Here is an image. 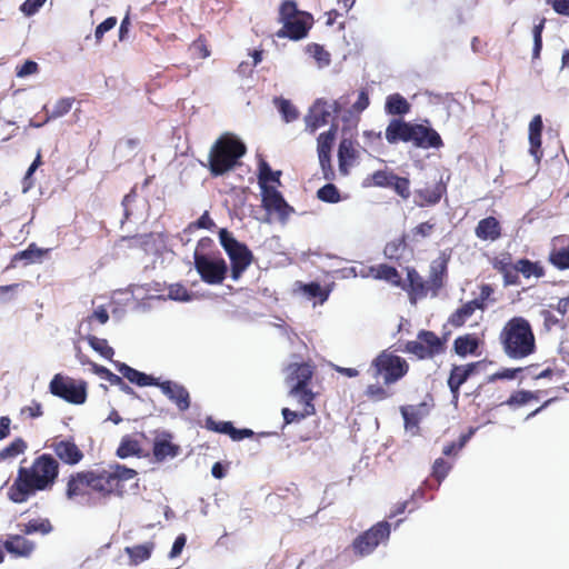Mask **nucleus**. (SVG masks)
I'll return each mask as SVG.
<instances>
[{
	"instance_id": "1",
	"label": "nucleus",
	"mask_w": 569,
	"mask_h": 569,
	"mask_svg": "<svg viewBox=\"0 0 569 569\" xmlns=\"http://www.w3.org/2000/svg\"><path fill=\"white\" fill-rule=\"evenodd\" d=\"M59 461L49 453L37 457L31 467H20L17 478L8 490L16 503L26 502L37 491L51 489L59 476Z\"/></svg>"
},
{
	"instance_id": "2",
	"label": "nucleus",
	"mask_w": 569,
	"mask_h": 569,
	"mask_svg": "<svg viewBox=\"0 0 569 569\" xmlns=\"http://www.w3.org/2000/svg\"><path fill=\"white\" fill-rule=\"evenodd\" d=\"M373 378H382V383L376 382L367 386L365 396L372 402L385 401L393 396L390 386L401 380L409 372L408 361L388 350L381 351L370 366Z\"/></svg>"
},
{
	"instance_id": "3",
	"label": "nucleus",
	"mask_w": 569,
	"mask_h": 569,
	"mask_svg": "<svg viewBox=\"0 0 569 569\" xmlns=\"http://www.w3.org/2000/svg\"><path fill=\"white\" fill-rule=\"evenodd\" d=\"M505 353L511 359H523L536 350V338L530 322L523 317L509 319L499 335Z\"/></svg>"
},
{
	"instance_id": "4",
	"label": "nucleus",
	"mask_w": 569,
	"mask_h": 569,
	"mask_svg": "<svg viewBox=\"0 0 569 569\" xmlns=\"http://www.w3.org/2000/svg\"><path fill=\"white\" fill-rule=\"evenodd\" d=\"M93 493L100 498L122 497L128 481L137 478L138 472L120 463L108 465L106 468L89 469Z\"/></svg>"
},
{
	"instance_id": "5",
	"label": "nucleus",
	"mask_w": 569,
	"mask_h": 569,
	"mask_svg": "<svg viewBox=\"0 0 569 569\" xmlns=\"http://www.w3.org/2000/svg\"><path fill=\"white\" fill-rule=\"evenodd\" d=\"M212 244L213 241L209 237L201 238L193 252V263L201 280L207 284L214 286L221 284L224 281L228 273V264L220 256V252H204Z\"/></svg>"
},
{
	"instance_id": "6",
	"label": "nucleus",
	"mask_w": 569,
	"mask_h": 569,
	"mask_svg": "<svg viewBox=\"0 0 569 569\" xmlns=\"http://www.w3.org/2000/svg\"><path fill=\"white\" fill-rule=\"evenodd\" d=\"M246 144L232 136H221L212 144L209 152V170L213 177H219L234 168L238 160L244 156Z\"/></svg>"
},
{
	"instance_id": "7",
	"label": "nucleus",
	"mask_w": 569,
	"mask_h": 569,
	"mask_svg": "<svg viewBox=\"0 0 569 569\" xmlns=\"http://www.w3.org/2000/svg\"><path fill=\"white\" fill-rule=\"evenodd\" d=\"M278 21L282 23L276 36L278 38H288L293 41L306 38L313 26V17L307 11L298 10L293 0H284L279 7Z\"/></svg>"
},
{
	"instance_id": "8",
	"label": "nucleus",
	"mask_w": 569,
	"mask_h": 569,
	"mask_svg": "<svg viewBox=\"0 0 569 569\" xmlns=\"http://www.w3.org/2000/svg\"><path fill=\"white\" fill-rule=\"evenodd\" d=\"M219 241L230 260L231 279L238 281L253 261V253L243 242L238 241L230 231L221 229Z\"/></svg>"
},
{
	"instance_id": "9",
	"label": "nucleus",
	"mask_w": 569,
	"mask_h": 569,
	"mask_svg": "<svg viewBox=\"0 0 569 569\" xmlns=\"http://www.w3.org/2000/svg\"><path fill=\"white\" fill-rule=\"evenodd\" d=\"M447 337H440L431 330L421 329L415 340L405 343L402 351L417 360H431L446 352Z\"/></svg>"
},
{
	"instance_id": "10",
	"label": "nucleus",
	"mask_w": 569,
	"mask_h": 569,
	"mask_svg": "<svg viewBox=\"0 0 569 569\" xmlns=\"http://www.w3.org/2000/svg\"><path fill=\"white\" fill-rule=\"evenodd\" d=\"M50 392L73 405H82L87 400V383L84 381H76L70 377L61 373L53 376L49 383Z\"/></svg>"
},
{
	"instance_id": "11",
	"label": "nucleus",
	"mask_w": 569,
	"mask_h": 569,
	"mask_svg": "<svg viewBox=\"0 0 569 569\" xmlns=\"http://www.w3.org/2000/svg\"><path fill=\"white\" fill-rule=\"evenodd\" d=\"M390 536V525L387 521H380L371 528L360 533L351 545L356 556L366 557L375 551L382 542H386Z\"/></svg>"
},
{
	"instance_id": "12",
	"label": "nucleus",
	"mask_w": 569,
	"mask_h": 569,
	"mask_svg": "<svg viewBox=\"0 0 569 569\" xmlns=\"http://www.w3.org/2000/svg\"><path fill=\"white\" fill-rule=\"evenodd\" d=\"M486 369V361H473L465 365H452L447 379L448 388L451 392L452 400L458 402L461 386L472 376L479 375Z\"/></svg>"
},
{
	"instance_id": "13",
	"label": "nucleus",
	"mask_w": 569,
	"mask_h": 569,
	"mask_svg": "<svg viewBox=\"0 0 569 569\" xmlns=\"http://www.w3.org/2000/svg\"><path fill=\"white\" fill-rule=\"evenodd\" d=\"M91 471L81 470L74 471L66 479V498L70 501H84L89 500L93 493V487L91 481Z\"/></svg>"
},
{
	"instance_id": "14",
	"label": "nucleus",
	"mask_w": 569,
	"mask_h": 569,
	"mask_svg": "<svg viewBox=\"0 0 569 569\" xmlns=\"http://www.w3.org/2000/svg\"><path fill=\"white\" fill-rule=\"evenodd\" d=\"M48 447L53 451L54 458L67 466H77L84 458L83 451L72 437H54Z\"/></svg>"
},
{
	"instance_id": "15",
	"label": "nucleus",
	"mask_w": 569,
	"mask_h": 569,
	"mask_svg": "<svg viewBox=\"0 0 569 569\" xmlns=\"http://www.w3.org/2000/svg\"><path fill=\"white\" fill-rule=\"evenodd\" d=\"M316 367L310 362H291L286 368V383L289 390L310 388Z\"/></svg>"
},
{
	"instance_id": "16",
	"label": "nucleus",
	"mask_w": 569,
	"mask_h": 569,
	"mask_svg": "<svg viewBox=\"0 0 569 569\" xmlns=\"http://www.w3.org/2000/svg\"><path fill=\"white\" fill-rule=\"evenodd\" d=\"M261 197L262 207L269 213H276L278 219L282 222H286L295 211L277 188L261 189Z\"/></svg>"
},
{
	"instance_id": "17",
	"label": "nucleus",
	"mask_w": 569,
	"mask_h": 569,
	"mask_svg": "<svg viewBox=\"0 0 569 569\" xmlns=\"http://www.w3.org/2000/svg\"><path fill=\"white\" fill-rule=\"evenodd\" d=\"M446 193L447 183L440 178L431 184L426 183L423 187L416 188L413 191V203L419 208L433 207L440 202Z\"/></svg>"
},
{
	"instance_id": "18",
	"label": "nucleus",
	"mask_w": 569,
	"mask_h": 569,
	"mask_svg": "<svg viewBox=\"0 0 569 569\" xmlns=\"http://www.w3.org/2000/svg\"><path fill=\"white\" fill-rule=\"evenodd\" d=\"M409 142L421 149H439L443 146L440 134L430 126L422 123H412Z\"/></svg>"
},
{
	"instance_id": "19",
	"label": "nucleus",
	"mask_w": 569,
	"mask_h": 569,
	"mask_svg": "<svg viewBox=\"0 0 569 569\" xmlns=\"http://www.w3.org/2000/svg\"><path fill=\"white\" fill-rule=\"evenodd\" d=\"M330 106L323 99H317L310 107L306 118V129L310 133H315L319 128L329 122L331 116Z\"/></svg>"
},
{
	"instance_id": "20",
	"label": "nucleus",
	"mask_w": 569,
	"mask_h": 569,
	"mask_svg": "<svg viewBox=\"0 0 569 569\" xmlns=\"http://www.w3.org/2000/svg\"><path fill=\"white\" fill-rule=\"evenodd\" d=\"M492 268L502 276L503 284L517 286L520 283L519 276H516L517 262H512V256L509 252H501L490 259Z\"/></svg>"
},
{
	"instance_id": "21",
	"label": "nucleus",
	"mask_w": 569,
	"mask_h": 569,
	"mask_svg": "<svg viewBox=\"0 0 569 569\" xmlns=\"http://www.w3.org/2000/svg\"><path fill=\"white\" fill-rule=\"evenodd\" d=\"M181 451L179 445L172 442V435L160 432L153 439L152 455L157 462L176 458Z\"/></svg>"
},
{
	"instance_id": "22",
	"label": "nucleus",
	"mask_w": 569,
	"mask_h": 569,
	"mask_svg": "<svg viewBox=\"0 0 569 569\" xmlns=\"http://www.w3.org/2000/svg\"><path fill=\"white\" fill-rule=\"evenodd\" d=\"M407 291L411 303H416L418 299L427 297L430 290L429 284L415 268H407V284L402 282L400 286Z\"/></svg>"
},
{
	"instance_id": "23",
	"label": "nucleus",
	"mask_w": 569,
	"mask_h": 569,
	"mask_svg": "<svg viewBox=\"0 0 569 569\" xmlns=\"http://www.w3.org/2000/svg\"><path fill=\"white\" fill-rule=\"evenodd\" d=\"M156 387H159L163 395H166L172 402L176 403L180 411H186L189 409L190 395L182 385L167 380L163 382L159 381V385H156Z\"/></svg>"
},
{
	"instance_id": "24",
	"label": "nucleus",
	"mask_w": 569,
	"mask_h": 569,
	"mask_svg": "<svg viewBox=\"0 0 569 569\" xmlns=\"http://www.w3.org/2000/svg\"><path fill=\"white\" fill-rule=\"evenodd\" d=\"M356 142L351 139L343 138L338 147L339 171L342 176H348L350 168L355 166L359 158V151Z\"/></svg>"
},
{
	"instance_id": "25",
	"label": "nucleus",
	"mask_w": 569,
	"mask_h": 569,
	"mask_svg": "<svg viewBox=\"0 0 569 569\" xmlns=\"http://www.w3.org/2000/svg\"><path fill=\"white\" fill-rule=\"evenodd\" d=\"M36 549V543L22 535H9L4 540V550L14 558H28Z\"/></svg>"
},
{
	"instance_id": "26",
	"label": "nucleus",
	"mask_w": 569,
	"mask_h": 569,
	"mask_svg": "<svg viewBox=\"0 0 569 569\" xmlns=\"http://www.w3.org/2000/svg\"><path fill=\"white\" fill-rule=\"evenodd\" d=\"M482 345V340L476 333H465L462 336H458L452 345L453 352L461 357L466 358L468 356H479L480 346Z\"/></svg>"
},
{
	"instance_id": "27",
	"label": "nucleus",
	"mask_w": 569,
	"mask_h": 569,
	"mask_svg": "<svg viewBox=\"0 0 569 569\" xmlns=\"http://www.w3.org/2000/svg\"><path fill=\"white\" fill-rule=\"evenodd\" d=\"M206 428L214 432L228 435L233 441L251 438L254 435L251 429H237L230 421H216L211 417L206 419Z\"/></svg>"
},
{
	"instance_id": "28",
	"label": "nucleus",
	"mask_w": 569,
	"mask_h": 569,
	"mask_svg": "<svg viewBox=\"0 0 569 569\" xmlns=\"http://www.w3.org/2000/svg\"><path fill=\"white\" fill-rule=\"evenodd\" d=\"M475 234L482 241H496L502 234V228L496 217H486L481 219L475 228Z\"/></svg>"
},
{
	"instance_id": "29",
	"label": "nucleus",
	"mask_w": 569,
	"mask_h": 569,
	"mask_svg": "<svg viewBox=\"0 0 569 569\" xmlns=\"http://www.w3.org/2000/svg\"><path fill=\"white\" fill-rule=\"evenodd\" d=\"M543 129L542 117L536 114L529 123V152L536 162H540L543 152L541 150V134Z\"/></svg>"
},
{
	"instance_id": "30",
	"label": "nucleus",
	"mask_w": 569,
	"mask_h": 569,
	"mask_svg": "<svg viewBox=\"0 0 569 569\" xmlns=\"http://www.w3.org/2000/svg\"><path fill=\"white\" fill-rule=\"evenodd\" d=\"M412 123L402 119H392L386 128V139L389 143L409 142Z\"/></svg>"
},
{
	"instance_id": "31",
	"label": "nucleus",
	"mask_w": 569,
	"mask_h": 569,
	"mask_svg": "<svg viewBox=\"0 0 569 569\" xmlns=\"http://www.w3.org/2000/svg\"><path fill=\"white\" fill-rule=\"evenodd\" d=\"M116 367L124 378H127L131 383H134L139 387L159 385V379L149 376L144 372H141L134 368H131L126 363L116 362Z\"/></svg>"
},
{
	"instance_id": "32",
	"label": "nucleus",
	"mask_w": 569,
	"mask_h": 569,
	"mask_svg": "<svg viewBox=\"0 0 569 569\" xmlns=\"http://www.w3.org/2000/svg\"><path fill=\"white\" fill-rule=\"evenodd\" d=\"M485 307L486 306L481 303V300L468 301L450 315L448 322L455 328H460L475 313L477 309L483 310Z\"/></svg>"
},
{
	"instance_id": "33",
	"label": "nucleus",
	"mask_w": 569,
	"mask_h": 569,
	"mask_svg": "<svg viewBox=\"0 0 569 569\" xmlns=\"http://www.w3.org/2000/svg\"><path fill=\"white\" fill-rule=\"evenodd\" d=\"M448 267L447 260H436L430 266L428 284L432 293L438 295L439 290L443 287L447 278Z\"/></svg>"
},
{
	"instance_id": "34",
	"label": "nucleus",
	"mask_w": 569,
	"mask_h": 569,
	"mask_svg": "<svg viewBox=\"0 0 569 569\" xmlns=\"http://www.w3.org/2000/svg\"><path fill=\"white\" fill-rule=\"evenodd\" d=\"M545 393L543 390H517L510 395L505 403L511 409H518L531 401H539Z\"/></svg>"
},
{
	"instance_id": "35",
	"label": "nucleus",
	"mask_w": 569,
	"mask_h": 569,
	"mask_svg": "<svg viewBox=\"0 0 569 569\" xmlns=\"http://www.w3.org/2000/svg\"><path fill=\"white\" fill-rule=\"evenodd\" d=\"M436 227L437 223L433 219L418 223L406 234L408 242L411 244L421 243L435 233Z\"/></svg>"
},
{
	"instance_id": "36",
	"label": "nucleus",
	"mask_w": 569,
	"mask_h": 569,
	"mask_svg": "<svg viewBox=\"0 0 569 569\" xmlns=\"http://www.w3.org/2000/svg\"><path fill=\"white\" fill-rule=\"evenodd\" d=\"M289 396L295 398L299 405L302 406V411L310 416L316 415L315 400L317 392L310 388H303L302 390H289Z\"/></svg>"
},
{
	"instance_id": "37",
	"label": "nucleus",
	"mask_w": 569,
	"mask_h": 569,
	"mask_svg": "<svg viewBox=\"0 0 569 569\" xmlns=\"http://www.w3.org/2000/svg\"><path fill=\"white\" fill-rule=\"evenodd\" d=\"M153 549L154 542L148 541L141 545L126 547L124 552L128 555L130 563L138 566L151 557Z\"/></svg>"
},
{
	"instance_id": "38",
	"label": "nucleus",
	"mask_w": 569,
	"mask_h": 569,
	"mask_svg": "<svg viewBox=\"0 0 569 569\" xmlns=\"http://www.w3.org/2000/svg\"><path fill=\"white\" fill-rule=\"evenodd\" d=\"M519 273L526 279L531 277L542 278L546 274V270L540 261H531L527 258H522L517 261L516 276H519Z\"/></svg>"
},
{
	"instance_id": "39",
	"label": "nucleus",
	"mask_w": 569,
	"mask_h": 569,
	"mask_svg": "<svg viewBox=\"0 0 569 569\" xmlns=\"http://www.w3.org/2000/svg\"><path fill=\"white\" fill-rule=\"evenodd\" d=\"M371 271L375 273L376 279L385 280L395 287L402 286L401 276L399 271L392 266L381 263L376 268H372Z\"/></svg>"
},
{
	"instance_id": "40",
	"label": "nucleus",
	"mask_w": 569,
	"mask_h": 569,
	"mask_svg": "<svg viewBox=\"0 0 569 569\" xmlns=\"http://www.w3.org/2000/svg\"><path fill=\"white\" fill-rule=\"evenodd\" d=\"M385 110L391 116H403L410 111V103L399 93L387 97Z\"/></svg>"
},
{
	"instance_id": "41",
	"label": "nucleus",
	"mask_w": 569,
	"mask_h": 569,
	"mask_svg": "<svg viewBox=\"0 0 569 569\" xmlns=\"http://www.w3.org/2000/svg\"><path fill=\"white\" fill-rule=\"evenodd\" d=\"M92 370L96 375L107 380L112 386H119L127 393H133V389L129 387L121 377L111 372L108 368L98 363L91 362Z\"/></svg>"
},
{
	"instance_id": "42",
	"label": "nucleus",
	"mask_w": 569,
	"mask_h": 569,
	"mask_svg": "<svg viewBox=\"0 0 569 569\" xmlns=\"http://www.w3.org/2000/svg\"><path fill=\"white\" fill-rule=\"evenodd\" d=\"M53 530V526L48 518H34L24 523L21 528L23 535L40 533L49 535Z\"/></svg>"
},
{
	"instance_id": "43",
	"label": "nucleus",
	"mask_w": 569,
	"mask_h": 569,
	"mask_svg": "<svg viewBox=\"0 0 569 569\" xmlns=\"http://www.w3.org/2000/svg\"><path fill=\"white\" fill-rule=\"evenodd\" d=\"M407 241L406 234L389 241L383 249L385 257L391 261H399L406 250Z\"/></svg>"
},
{
	"instance_id": "44",
	"label": "nucleus",
	"mask_w": 569,
	"mask_h": 569,
	"mask_svg": "<svg viewBox=\"0 0 569 569\" xmlns=\"http://www.w3.org/2000/svg\"><path fill=\"white\" fill-rule=\"evenodd\" d=\"M116 455L121 458H128L132 456L141 455L140 442L131 436L122 437L119 447L117 448Z\"/></svg>"
},
{
	"instance_id": "45",
	"label": "nucleus",
	"mask_w": 569,
	"mask_h": 569,
	"mask_svg": "<svg viewBox=\"0 0 569 569\" xmlns=\"http://www.w3.org/2000/svg\"><path fill=\"white\" fill-rule=\"evenodd\" d=\"M280 174L281 171H272L268 162L261 160L259 163V173H258V183L260 189L263 188H273L269 186V182H276L280 184Z\"/></svg>"
},
{
	"instance_id": "46",
	"label": "nucleus",
	"mask_w": 569,
	"mask_h": 569,
	"mask_svg": "<svg viewBox=\"0 0 569 569\" xmlns=\"http://www.w3.org/2000/svg\"><path fill=\"white\" fill-rule=\"evenodd\" d=\"M50 251V249L38 248L36 243H30L26 250L19 251L13 256L12 262L27 260L28 262H39Z\"/></svg>"
},
{
	"instance_id": "47",
	"label": "nucleus",
	"mask_w": 569,
	"mask_h": 569,
	"mask_svg": "<svg viewBox=\"0 0 569 569\" xmlns=\"http://www.w3.org/2000/svg\"><path fill=\"white\" fill-rule=\"evenodd\" d=\"M337 133V127L331 126L329 130L321 132L317 138V153L318 154H331V150L335 143Z\"/></svg>"
},
{
	"instance_id": "48",
	"label": "nucleus",
	"mask_w": 569,
	"mask_h": 569,
	"mask_svg": "<svg viewBox=\"0 0 569 569\" xmlns=\"http://www.w3.org/2000/svg\"><path fill=\"white\" fill-rule=\"evenodd\" d=\"M306 52L317 61L319 67L329 66L331 62L330 53L319 43L307 44Z\"/></svg>"
},
{
	"instance_id": "49",
	"label": "nucleus",
	"mask_w": 569,
	"mask_h": 569,
	"mask_svg": "<svg viewBox=\"0 0 569 569\" xmlns=\"http://www.w3.org/2000/svg\"><path fill=\"white\" fill-rule=\"evenodd\" d=\"M87 341L89 346L97 351L99 355H101L103 358L108 360H112V357L114 355V350L112 347L109 346L108 341L103 338H98L96 336H88Z\"/></svg>"
},
{
	"instance_id": "50",
	"label": "nucleus",
	"mask_w": 569,
	"mask_h": 569,
	"mask_svg": "<svg viewBox=\"0 0 569 569\" xmlns=\"http://www.w3.org/2000/svg\"><path fill=\"white\" fill-rule=\"evenodd\" d=\"M317 198L326 203H338L341 201L340 191L331 181L318 189Z\"/></svg>"
},
{
	"instance_id": "51",
	"label": "nucleus",
	"mask_w": 569,
	"mask_h": 569,
	"mask_svg": "<svg viewBox=\"0 0 569 569\" xmlns=\"http://www.w3.org/2000/svg\"><path fill=\"white\" fill-rule=\"evenodd\" d=\"M27 447V442L22 438H17L0 451V459L16 458L23 453Z\"/></svg>"
},
{
	"instance_id": "52",
	"label": "nucleus",
	"mask_w": 569,
	"mask_h": 569,
	"mask_svg": "<svg viewBox=\"0 0 569 569\" xmlns=\"http://www.w3.org/2000/svg\"><path fill=\"white\" fill-rule=\"evenodd\" d=\"M278 110L287 122L295 121L299 117L297 108L287 99L278 98L274 100Z\"/></svg>"
},
{
	"instance_id": "53",
	"label": "nucleus",
	"mask_w": 569,
	"mask_h": 569,
	"mask_svg": "<svg viewBox=\"0 0 569 569\" xmlns=\"http://www.w3.org/2000/svg\"><path fill=\"white\" fill-rule=\"evenodd\" d=\"M73 102H74L73 98L59 99L54 103L52 110L50 112L47 111L48 120L57 119V118H60V117L67 114L71 110Z\"/></svg>"
},
{
	"instance_id": "54",
	"label": "nucleus",
	"mask_w": 569,
	"mask_h": 569,
	"mask_svg": "<svg viewBox=\"0 0 569 569\" xmlns=\"http://www.w3.org/2000/svg\"><path fill=\"white\" fill-rule=\"evenodd\" d=\"M393 176L395 173L392 171L377 170L368 178V180H370V184L375 187L390 188Z\"/></svg>"
},
{
	"instance_id": "55",
	"label": "nucleus",
	"mask_w": 569,
	"mask_h": 569,
	"mask_svg": "<svg viewBox=\"0 0 569 569\" xmlns=\"http://www.w3.org/2000/svg\"><path fill=\"white\" fill-rule=\"evenodd\" d=\"M390 188L393 189L395 192L405 200L408 199L411 194L409 179L405 177H399L396 173L392 178Z\"/></svg>"
},
{
	"instance_id": "56",
	"label": "nucleus",
	"mask_w": 569,
	"mask_h": 569,
	"mask_svg": "<svg viewBox=\"0 0 569 569\" xmlns=\"http://www.w3.org/2000/svg\"><path fill=\"white\" fill-rule=\"evenodd\" d=\"M546 19H541L538 24H536L532 29L533 36V48H532V60H537L540 58V53L542 50V31L545 28Z\"/></svg>"
},
{
	"instance_id": "57",
	"label": "nucleus",
	"mask_w": 569,
	"mask_h": 569,
	"mask_svg": "<svg viewBox=\"0 0 569 569\" xmlns=\"http://www.w3.org/2000/svg\"><path fill=\"white\" fill-rule=\"evenodd\" d=\"M322 178L327 181L336 180V171L331 163V154H318Z\"/></svg>"
},
{
	"instance_id": "58",
	"label": "nucleus",
	"mask_w": 569,
	"mask_h": 569,
	"mask_svg": "<svg viewBox=\"0 0 569 569\" xmlns=\"http://www.w3.org/2000/svg\"><path fill=\"white\" fill-rule=\"evenodd\" d=\"M197 58L207 59L210 57L211 51L208 41L203 34H200L190 46Z\"/></svg>"
},
{
	"instance_id": "59",
	"label": "nucleus",
	"mask_w": 569,
	"mask_h": 569,
	"mask_svg": "<svg viewBox=\"0 0 569 569\" xmlns=\"http://www.w3.org/2000/svg\"><path fill=\"white\" fill-rule=\"evenodd\" d=\"M168 297L176 301H189L191 295L188 289L181 283L170 284L168 288Z\"/></svg>"
},
{
	"instance_id": "60",
	"label": "nucleus",
	"mask_w": 569,
	"mask_h": 569,
	"mask_svg": "<svg viewBox=\"0 0 569 569\" xmlns=\"http://www.w3.org/2000/svg\"><path fill=\"white\" fill-rule=\"evenodd\" d=\"M450 465L442 458L435 460L432 466V477L437 480L438 485L448 476Z\"/></svg>"
},
{
	"instance_id": "61",
	"label": "nucleus",
	"mask_w": 569,
	"mask_h": 569,
	"mask_svg": "<svg viewBox=\"0 0 569 569\" xmlns=\"http://www.w3.org/2000/svg\"><path fill=\"white\" fill-rule=\"evenodd\" d=\"M303 292L310 298H320L321 302L327 300L328 292H326L318 282H310L302 287Z\"/></svg>"
},
{
	"instance_id": "62",
	"label": "nucleus",
	"mask_w": 569,
	"mask_h": 569,
	"mask_svg": "<svg viewBox=\"0 0 569 569\" xmlns=\"http://www.w3.org/2000/svg\"><path fill=\"white\" fill-rule=\"evenodd\" d=\"M39 71V66L36 61L26 60L21 66H17L16 76L18 78H26L28 76L34 74Z\"/></svg>"
},
{
	"instance_id": "63",
	"label": "nucleus",
	"mask_w": 569,
	"mask_h": 569,
	"mask_svg": "<svg viewBox=\"0 0 569 569\" xmlns=\"http://www.w3.org/2000/svg\"><path fill=\"white\" fill-rule=\"evenodd\" d=\"M117 24V18L116 17H109L106 20H103L94 31V37L97 42H100L104 36L106 32L113 29Z\"/></svg>"
},
{
	"instance_id": "64",
	"label": "nucleus",
	"mask_w": 569,
	"mask_h": 569,
	"mask_svg": "<svg viewBox=\"0 0 569 569\" xmlns=\"http://www.w3.org/2000/svg\"><path fill=\"white\" fill-rule=\"evenodd\" d=\"M370 104V99L368 96V92L362 89L359 92L357 101L351 107V112H356L357 114H360L362 111H365Z\"/></svg>"
}]
</instances>
